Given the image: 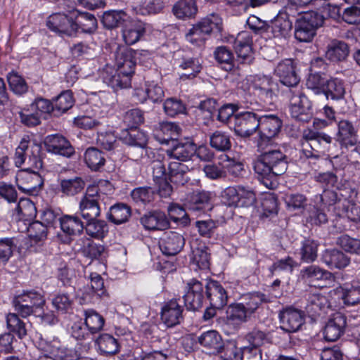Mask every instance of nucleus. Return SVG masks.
<instances>
[{
  "label": "nucleus",
  "instance_id": "2f4dec72",
  "mask_svg": "<svg viewBox=\"0 0 360 360\" xmlns=\"http://www.w3.org/2000/svg\"><path fill=\"white\" fill-rule=\"evenodd\" d=\"M211 195V193L208 191H195L188 196L186 205L193 212L210 210Z\"/></svg>",
  "mask_w": 360,
  "mask_h": 360
},
{
  "label": "nucleus",
  "instance_id": "5701e85b",
  "mask_svg": "<svg viewBox=\"0 0 360 360\" xmlns=\"http://www.w3.org/2000/svg\"><path fill=\"white\" fill-rule=\"evenodd\" d=\"M115 60L116 69L119 70L120 72L130 77L132 76L136 63L131 49L119 48L115 53Z\"/></svg>",
  "mask_w": 360,
  "mask_h": 360
},
{
  "label": "nucleus",
  "instance_id": "e2e57ef3",
  "mask_svg": "<svg viewBox=\"0 0 360 360\" xmlns=\"http://www.w3.org/2000/svg\"><path fill=\"white\" fill-rule=\"evenodd\" d=\"M18 115L20 122L26 127H33L41 123V117L30 106L20 110Z\"/></svg>",
  "mask_w": 360,
  "mask_h": 360
},
{
  "label": "nucleus",
  "instance_id": "052dcab7",
  "mask_svg": "<svg viewBox=\"0 0 360 360\" xmlns=\"http://www.w3.org/2000/svg\"><path fill=\"white\" fill-rule=\"evenodd\" d=\"M96 141L98 145L106 150L116 149L120 142L112 131L98 132Z\"/></svg>",
  "mask_w": 360,
  "mask_h": 360
},
{
  "label": "nucleus",
  "instance_id": "f3484780",
  "mask_svg": "<svg viewBox=\"0 0 360 360\" xmlns=\"http://www.w3.org/2000/svg\"><path fill=\"white\" fill-rule=\"evenodd\" d=\"M44 146L49 153L70 157L75 150L69 141L60 134H51L44 139Z\"/></svg>",
  "mask_w": 360,
  "mask_h": 360
},
{
  "label": "nucleus",
  "instance_id": "7ed1b4c3",
  "mask_svg": "<svg viewBox=\"0 0 360 360\" xmlns=\"http://www.w3.org/2000/svg\"><path fill=\"white\" fill-rule=\"evenodd\" d=\"M105 185L111 186L108 181H102L98 186L87 187L79 205V213L83 219L93 220L100 216L103 206H105L108 200V196L101 190V187Z\"/></svg>",
  "mask_w": 360,
  "mask_h": 360
},
{
  "label": "nucleus",
  "instance_id": "6e6d98bb",
  "mask_svg": "<svg viewBox=\"0 0 360 360\" xmlns=\"http://www.w3.org/2000/svg\"><path fill=\"white\" fill-rule=\"evenodd\" d=\"M18 240L15 238L5 237L0 238V259L8 262L17 248Z\"/></svg>",
  "mask_w": 360,
  "mask_h": 360
},
{
  "label": "nucleus",
  "instance_id": "f257e3e1",
  "mask_svg": "<svg viewBox=\"0 0 360 360\" xmlns=\"http://www.w3.org/2000/svg\"><path fill=\"white\" fill-rule=\"evenodd\" d=\"M287 156L279 150H270L259 155L252 162L257 179L266 188L277 185V177L288 169Z\"/></svg>",
  "mask_w": 360,
  "mask_h": 360
},
{
  "label": "nucleus",
  "instance_id": "4c0bfd02",
  "mask_svg": "<svg viewBox=\"0 0 360 360\" xmlns=\"http://www.w3.org/2000/svg\"><path fill=\"white\" fill-rule=\"evenodd\" d=\"M168 170L169 180L175 184L184 185L189 180L187 175L189 167L185 164L170 160L168 163Z\"/></svg>",
  "mask_w": 360,
  "mask_h": 360
},
{
  "label": "nucleus",
  "instance_id": "bb28decb",
  "mask_svg": "<svg viewBox=\"0 0 360 360\" xmlns=\"http://www.w3.org/2000/svg\"><path fill=\"white\" fill-rule=\"evenodd\" d=\"M150 29V25L141 20H131L122 30V37L127 44L132 45L139 41Z\"/></svg>",
  "mask_w": 360,
  "mask_h": 360
},
{
  "label": "nucleus",
  "instance_id": "6ab92c4d",
  "mask_svg": "<svg viewBox=\"0 0 360 360\" xmlns=\"http://www.w3.org/2000/svg\"><path fill=\"white\" fill-rule=\"evenodd\" d=\"M346 326V316L340 312L333 314L325 326L324 338L330 342L338 340L344 334Z\"/></svg>",
  "mask_w": 360,
  "mask_h": 360
},
{
  "label": "nucleus",
  "instance_id": "cd10ccee",
  "mask_svg": "<svg viewBox=\"0 0 360 360\" xmlns=\"http://www.w3.org/2000/svg\"><path fill=\"white\" fill-rule=\"evenodd\" d=\"M315 17L313 13H306L300 20L295 32V37L300 41H311L315 35Z\"/></svg>",
  "mask_w": 360,
  "mask_h": 360
},
{
  "label": "nucleus",
  "instance_id": "a18cd8bd",
  "mask_svg": "<svg viewBox=\"0 0 360 360\" xmlns=\"http://www.w3.org/2000/svg\"><path fill=\"white\" fill-rule=\"evenodd\" d=\"M127 14L123 10H110L105 11L102 18L105 27L112 29L121 25L127 20Z\"/></svg>",
  "mask_w": 360,
  "mask_h": 360
},
{
  "label": "nucleus",
  "instance_id": "a211bd4d",
  "mask_svg": "<svg viewBox=\"0 0 360 360\" xmlns=\"http://www.w3.org/2000/svg\"><path fill=\"white\" fill-rule=\"evenodd\" d=\"M252 39L248 32H240L234 41V49L241 63L250 64L254 60Z\"/></svg>",
  "mask_w": 360,
  "mask_h": 360
},
{
  "label": "nucleus",
  "instance_id": "c9c22d12",
  "mask_svg": "<svg viewBox=\"0 0 360 360\" xmlns=\"http://www.w3.org/2000/svg\"><path fill=\"white\" fill-rule=\"evenodd\" d=\"M338 141L346 147L353 146L357 141L356 130L352 123L343 120L338 123Z\"/></svg>",
  "mask_w": 360,
  "mask_h": 360
},
{
  "label": "nucleus",
  "instance_id": "bf43d9fd",
  "mask_svg": "<svg viewBox=\"0 0 360 360\" xmlns=\"http://www.w3.org/2000/svg\"><path fill=\"white\" fill-rule=\"evenodd\" d=\"M32 110H34L41 117L43 116L46 117V115L51 113L54 114L53 103L42 97H39L30 105Z\"/></svg>",
  "mask_w": 360,
  "mask_h": 360
},
{
  "label": "nucleus",
  "instance_id": "473e14b6",
  "mask_svg": "<svg viewBox=\"0 0 360 360\" xmlns=\"http://www.w3.org/2000/svg\"><path fill=\"white\" fill-rule=\"evenodd\" d=\"M349 53L348 44L340 40L333 39L327 46L325 57L332 62L345 60Z\"/></svg>",
  "mask_w": 360,
  "mask_h": 360
},
{
  "label": "nucleus",
  "instance_id": "c85d7f7f",
  "mask_svg": "<svg viewBox=\"0 0 360 360\" xmlns=\"http://www.w3.org/2000/svg\"><path fill=\"white\" fill-rule=\"evenodd\" d=\"M195 152V144L188 139L178 142L170 150H167L171 160L182 162L189 160Z\"/></svg>",
  "mask_w": 360,
  "mask_h": 360
},
{
  "label": "nucleus",
  "instance_id": "423d86ee",
  "mask_svg": "<svg viewBox=\"0 0 360 360\" xmlns=\"http://www.w3.org/2000/svg\"><path fill=\"white\" fill-rule=\"evenodd\" d=\"M290 115L295 120L308 122L312 117V103L298 87L287 93Z\"/></svg>",
  "mask_w": 360,
  "mask_h": 360
},
{
  "label": "nucleus",
  "instance_id": "dca6fc26",
  "mask_svg": "<svg viewBox=\"0 0 360 360\" xmlns=\"http://www.w3.org/2000/svg\"><path fill=\"white\" fill-rule=\"evenodd\" d=\"M184 244L185 240L183 236L172 231L164 233L159 241V246L162 252L167 256H174L178 254Z\"/></svg>",
  "mask_w": 360,
  "mask_h": 360
},
{
  "label": "nucleus",
  "instance_id": "ddd939ff",
  "mask_svg": "<svg viewBox=\"0 0 360 360\" xmlns=\"http://www.w3.org/2000/svg\"><path fill=\"white\" fill-rule=\"evenodd\" d=\"M275 75L279 77L284 85L295 89L300 82V77L295 70L292 60L285 59L280 62L274 70Z\"/></svg>",
  "mask_w": 360,
  "mask_h": 360
},
{
  "label": "nucleus",
  "instance_id": "2eb2a0df",
  "mask_svg": "<svg viewBox=\"0 0 360 360\" xmlns=\"http://www.w3.org/2000/svg\"><path fill=\"white\" fill-rule=\"evenodd\" d=\"M184 300L188 310L195 311L201 308L204 300L202 283L196 279L191 280L187 283V291Z\"/></svg>",
  "mask_w": 360,
  "mask_h": 360
},
{
  "label": "nucleus",
  "instance_id": "0eeeda50",
  "mask_svg": "<svg viewBox=\"0 0 360 360\" xmlns=\"http://www.w3.org/2000/svg\"><path fill=\"white\" fill-rule=\"evenodd\" d=\"M45 304L44 296L34 290H23L13 300L15 310L22 317L32 314L36 309Z\"/></svg>",
  "mask_w": 360,
  "mask_h": 360
},
{
  "label": "nucleus",
  "instance_id": "de8ad7c7",
  "mask_svg": "<svg viewBox=\"0 0 360 360\" xmlns=\"http://www.w3.org/2000/svg\"><path fill=\"white\" fill-rule=\"evenodd\" d=\"M86 221L84 229L88 236L96 239H103L107 235L108 226L105 221L97 219Z\"/></svg>",
  "mask_w": 360,
  "mask_h": 360
},
{
  "label": "nucleus",
  "instance_id": "ea45409f",
  "mask_svg": "<svg viewBox=\"0 0 360 360\" xmlns=\"http://www.w3.org/2000/svg\"><path fill=\"white\" fill-rule=\"evenodd\" d=\"M131 216V209L124 203H117L110 207L107 218L115 224L126 222Z\"/></svg>",
  "mask_w": 360,
  "mask_h": 360
},
{
  "label": "nucleus",
  "instance_id": "393cba45",
  "mask_svg": "<svg viewBox=\"0 0 360 360\" xmlns=\"http://www.w3.org/2000/svg\"><path fill=\"white\" fill-rule=\"evenodd\" d=\"M206 295L210 304L214 308L221 309L228 301L226 291L223 286L216 281H209L206 285Z\"/></svg>",
  "mask_w": 360,
  "mask_h": 360
},
{
  "label": "nucleus",
  "instance_id": "8fccbe9b",
  "mask_svg": "<svg viewBox=\"0 0 360 360\" xmlns=\"http://www.w3.org/2000/svg\"><path fill=\"white\" fill-rule=\"evenodd\" d=\"M84 324L92 335L102 330L105 320L101 315L94 309H87L84 311Z\"/></svg>",
  "mask_w": 360,
  "mask_h": 360
},
{
  "label": "nucleus",
  "instance_id": "6e6552de",
  "mask_svg": "<svg viewBox=\"0 0 360 360\" xmlns=\"http://www.w3.org/2000/svg\"><path fill=\"white\" fill-rule=\"evenodd\" d=\"M40 146L31 143L27 139L23 138L15 150L14 161L17 167L27 163L30 167L41 169L43 162L39 156Z\"/></svg>",
  "mask_w": 360,
  "mask_h": 360
},
{
  "label": "nucleus",
  "instance_id": "0e129e2a",
  "mask_svg": "<svg viewBox=\"0 0 360 360\" xmlns=\"http://www.w3.org/2000/svg\"><path fill=\"white\" fill-rule=\"evenodd\" d=\"M15 210L18 213L26 219L31 220L37 215V208L32 201L28 198H21Z\"/></svg>",
  "mask_w": 360,
  "mask_h": 360
},
{
  "label": "nucleus",
  "instance_id": "a878e982",
  "mask_svg": "<svg viewBox=\"0 0 360 360\" xmlns=\"http://www.w3.org/2000/svg\"><path fill=\"white\" fill-rule=\"evenodd\" d=\"M103 82L112 89L127 88L131 85V77L120 72V70L106 66L102 72Z\"/></svg>",
  "mask_w": 360,
  "mask_h": 360
},
{
  "label": "nucleus",
  "instance_id": "13d9d810",
  "mask_svg": "<svg viewBox=\"0 0 360 360\" xmlns=\"http://www.w3.org/2000/svg\"><path fill=\"white\" fill-rule=\"evenodd\" d=\"M131 197L135 202L146 205L154 200L155 192L151 187H139L131 191Z\"/></svg>",
  "mask_w": 360,
  "mask_h": 360
},
{
  "label": "nucleus",
  "instance_id": "f8f14e48",
  "mask_svg": "<svg viewBox=\"0 0 360 360\" xmlns=\"http://www.w3.org/2000/svg\"><path fill=\"white\" fill-rule=\"evenodd\" d=\"M47 27L52 31L61 34L72 36L75 34L72 10L68 13H58L50 15L46 22Z\"/></svg>",
  "mask_w": 360,
  "mask_h": 360
},
{
  "label": "nucleus",
  "instance_id": "09e8293b",
  "mask_svg": "<svg viewBox=\"0 0 360 360\" xmlns=\"http://www.w3.org/2000/svg\"><path fill=\"white\" fill-rule=\"evenodd\" d=\"M174 15L179 19L194 16L198 8L193 0L181 1L176 4L172 8Z\"/></svg>",
  "mask_w": 360,
  "mask_h": 360
},
{
  "label": "nucleus",
  "instance_id": "7c9ffc66",
  "mask_svg": "<svg viewBox=\"0 0 360 360\" xmlns=\"http://www.w3.org/2000/svg\"><path fill=\"white\" fill-rule=\"evenodd\" d=\"M141 224L148 230H165L169 226V222L162 212L155 210L143 215L140 219Z\"/></svg>",
  "mask_w": 360,
  "mask_h": 360
},
{
  "label": "nucleus",
  "instance_id": "3c124183",
  "mask_svg": "<svg viewBox=\"0 0 360 360\" xmlns=\"http://www.w3.org/2000/svg\"><path fill=\"white\" fill-rule=\"evenodd\" d=\"M60 191L67 195H74L80 193L85 186L84 181L76 176L72 179H64L60 181Z\"/></svg>",
  "mask_w": 360,
  "mask_h": 360
},
{
  "label": "nucleus",
  "instance_id": "680f3d73",
  "mask_svg": "<svg viewBox=\"0 0 360 360\" xmlns=\"http://www.w3.org/2000/svg\"><path fill=\"white\" fill-rule=\"evenodd\" d=\"M218 221L213 219L199 220L195 221V226L198 229L199 234L204 238H212L218 228Z\"/></svg>",
  "mask_w": 360,
  "mask_h": 360
},
{
  "label": "nucleus",
  "instance_id": "e433bc0d",
  "mask_svg": "<svg viewBox=\"0 0 360 360\" xmlns=\"http://www.w3.org/2000/svg\"><path fill=\"white\" fill-rule=\"evenodd\" d=\"M82 244L79 250L82 255L93 260H103L105 257V249L103 245L97 244L89 238H81L78 240V245Z\"/></svg>",
  "mask_w": 360,
  "mask_h": 360
},
{
  "label": "nucleus",
  "instance_id": "412c9836",
  "mask_svg": "<svg viewBox=\"0 0 360 360\" xmlns=\"http://www.w3.org/2000/svg\"><path fill=\"white\" fill-rule=\"evenodd\" d=\"M281 328L288 333L298 330L304 323L301 311L292 307H288L279 314Z\"/></svg>",
  "mask_w": 360,
  "mask_h": 360
},
{
  "label": "nucleus",
  "instance_id": "49530a36",
  "mask_svg": "<svg viewBox=\"0 0 360 360\" xmlns=\"http://www.w3.org/2000/svg\"><path fill=\"white\" fill-rule=\"evenodd\" d=\"M84 161L91 170L98 171L105 162L103 153L96 148H89L84 153Z\"/></svg>",
  "mask_w": 360,
  "mask_h": 360
},
{
  "label": "nucleus",
  "instance_id": "338daca9",
  "mask_svg": "<svg viewBox=\"0 0 360 360\" xmlns=\"http://www.w3.org/2000/svg\"><path fill=\"white\" fill-rule=\"evenodd\" d=\"M163 108L165 112L170 117L184 114L186 112V107L182 101L174 98H167L164 103Z\"/></svg>",
  "mask_w": 360,
  "mask_h": 360
},
{
  "label": "nucleus",
  "instance_id": "79ce46f5",
  "mask_svg": "<svg viewBox=\"0 0 360 360\" xmlns=\"http://www.w3.org/2000/svg\"><path fill=\"white\" fill-rule=\"evenodd\" d=\"M74 103L72 92L70 90L63 91L54 99V115L59 116L65 112L72 107Z\"/></svg>",
  "mask_w": 360,
  "mask_h": 360
},
{
  "label": "nucleus",
  "instance_id": "5fc2aeb1",
  "mask_svg": "<svg viewBox=\"0 0 360 360\" xmlns=\"http://www.w3.org/2000/svg\"><path fill=\"white\" fill-rule=\"evenodd\" d=\"M345 305L354 306L360 302V285H352L349 288L337 289Z\"/></svg>",
  "mask_w": 360,
  "mask_h": 360
},
{
  "label": "nucleus",
  "instance_id": "20e7f679",
  "mask_svg": "<svg viewBox=\"0 0 360 360\" xmlns=\"http://www.w3.org/2000/svg\"><path fill=\"white\" fill-rule=\"evenodd\" d=\"M313 0H283L282 8L272 21L271 32L274 37L285 38L292 27L290 17L300 13V9Z\"/></svg>",
  "mask_w": 360,
  "mask_h": 360
},
{
  "label": "nucleus",
  "instance_id": "9d476101",
  "mask_svg": "<svg viewBox=\"0 0 360 360\" xmlns=\"http://www.w3.org/2000/svg\"><path fill=\"white\" fill-rule=\"evenodd\" d=\"M15 181L19 190L32 195H38L44 184V179L39 172L30 168L19 170Z\"/></svg>",
  "mask_w": 360,
  "mask_h": 360
},
{
  "label": "nucleus",
  "instance_id": "864d4df0",
  "mask_svg": "<svg viewBox=\"0 0 360 360\" xmlns=\"http://www.w3.org/2000/svg\"><path fill=\"white\" fill-rule=\"evenodd\" d=\"M122 139L126 144L138 146L141 148H144L148 143L146 134L136 128H131Z\"/></svg>",
  "mask_w": 360,
  "mask_h": 360
},
{
  "label": "nucleus",
  "instance_id": "58836bf2",
  "mask_svg": "<svg viewBox=\"0 0 360 360\" xmlns=\"http://www.w3.org/2000/svg\"><path fill=\"white\" fill-rule=\"evenodd\" d=\"M210 146L217 151L226 152L231 149V136L226 132L215 131L209 135Z\"/></svg>",
  "mask_w": 360,
  "mask_h": 360
},
{
  "label": "nucleus",
  "instance_id": "9b49d317",
  "mask_svg": "<svg viewBox=\"0 0 360 360\" xmlns=\"http://www.w3.org/2000/svg\"><path fill=\"white\" fill-rule=\"evenodd\" d=\"M345 93L343 83L337 79H330L325 73L316 72V94H322L327 99L339 100Z\"/></svg>",
  "mask_w": 360,
  "mask_h": 360
},
{
  "label": "nucleus",
  "instance_id": "aec40b11",
  "mask_svg": "<svg viewBox=\"0 0 360 360\" xmlns=\"http://www.w3.org/2000/svg\"><path fill=\"white\" fill-rule=\"evenodd\" d=\"M183 307L176 300H171L164 304L161 309V320L167 327H174L184 319Z\"/></svg>",
  "mask_w": 360,
  "mask_h": 360
},
{
  "label": "nucleus",
  "instance_id": "b1692460",
  "mask_svg": "<svg viewBox=\"0 0 360 360\" xmlns=\"http://www.w3.org/2000/svg\"><path fill=\"white\" fill-rule=\"evenodd\" d=\"M225 355L229 360H262L261 351L257 347H238L234 344L228 345Z\"/></svg>",
  "mask_w": 360,
  "mask_h": 360
},
{
  "label": "nucleus",
  "instance_id": "1a4fd4ad",
  "mask_svg": "<svg viewBox=\"0 0 360 360\" xmlns=\"http://www.w3.org/2000/svg\"><path fill=\"white\" fill-rule=\"evenodd\" d=\"M259 115L246 111L235 115L231 122V129L236 134L242 137H248L253 134L259 127Z\"/></svg>",
  "mask_w": 360,
  "mask_h": 360
},
{
  "label": "nucleus",
  "instance_id": "69168bd1",
  "mask_svg": "<svg viewBox=\"0 0 360 360\" xmlns=\"http://www.w3.org/2000/svg\"><path fill=\"white\" fill-rule=\"evenodd\" d=\"M8 82L11 90L15 94L22 95L27 91V84L25 79L17 73H10Z\"/></svg>",
  "mask_w": 360,
  "mask_h": 360
},
{
  "label": "nucleus",
  "instance_id": "4be33fe9",
  "mask_svg": "<svg viewBox=\"0 0 360 360\" xmlns=\"http://www.w3.org/2000/svg\"><path fill=\"white\" fill-rule=\"evenodd\" d=\"M259 130L262 138L270 139L275 137L282 127V120L275 114L259 115Z\"/></svg>",
  "mask_w": 360,
  "mask_h": 360
},
{
  "label": "nucleus",
  "instance_id": "603ef678",
  "mask_svg": "<svg viewBox=\"0 0 360 360\" xmlns=\"http://www.w3.org/2000/svg\"><path fill=\"white\" fill-rule=\"evenodd\" d=\"M96 343L101 352L106 354H115L119 351L117 340L112 335L105 333L101 335L96 340Z\"/></svg>",
  "mask_w": 360,
  "mask_h": 360
},
{
  "label": "nucleus",
  "instance_id": "a19ab883",
  "mask_svg": "<svg viewBox=\"0 0 360 360\" xmlns=\"http://www.w3.org/2000/svg\"><path fill=\"white\" fill-rule=\"evenodd\" d=\"M214 56L221 68L226 71H231L234 68V56L231 50L225 46L216 48Z\"/></svg>",
  "mask_w": 360,
  "mask_h": 360
},
{
  "label": "nucleus",
  "instance_id": "f704fd0d",
  "mask_svg": "<svg viewBox=\"0 0 360 360\" xmlns=\"http://www.w3.org/2000/svg\"><path fill=\"white\" fill-rule=\"evenodd\" d=\"M321 260L331 269H344L350 263V258L337 249L326 250L322 254Z\"/></svg>",
  "mask_w": 360,
  "mask_h": 360
},
{
  "label": "nucleus",
  "instance_id": "39448f33",
  "mask_svg": "<svg viewBox=\"0 0 360 360\" xmlns=\"http://www.w3.org/2000/svg\"><path fill=\"white\" fill-rule=\"evenodd\" d=\"M221 18L212 13L194 25L186 34V39L191 44L201 46L214 29L221 30Z\"/></svg>",
  "mask_w": 360,
  "mask_h": 360
},
{
  "label": "nucleus",
  "instance_id": "c756f323",
  "mask_svg": "<svg viewBox=\"0 0 360 360\" xmlns=\"http://www.w3.org/2000/svg\"><path fill=\"white\" fill-rule=\"evenodd\" d=\"M73 22L75 25V33L81 30L84 33H93L97 29V20L95 16L87 12H82L72 9Z\"/></svg>",
  "mask_w": 360,
  "mask_h": 360
},
{
  "label": "nucleus",
  "instance_id": "f03ea898",
  "mask_svg": "<svg viewBox=\"0 0 360 360\" xmlns=\"http://www.w3.org/2000/svg\"><path fill=\"white\" fill-rule=\"evenodd\" d=\"M271 302V298L259 292L241 296L238 302L230 304L226 309L228 321L239 324L251 319L262 303Z\"/></svg>",
  "mask_w": 360,
  "mask_h": 360
},
{
  "label": "nucleus",
  "instance_id": "c03bdc74",
  "mask_svg": "<svg viewBox=\"0 0 360 360\" xmlns=\"http://www.w3.org/2000/svg\"><path fill=\"white\" fill-rule=\"evenodd\" d=\"M179 67L182 70L180 75L181 79H191L195 77L201 70V65L197 58H183L179 62Z\"/></svg>",
  "mask_w": 360,
  "mask_h": 360
},
{
  "label": "nucleus",
  "instance_id": "4468645a",
  "mask_svg": "<svg viewBox=\"0 0 360 360\" xmlns=\"http://www.w3.org/2000/svg\"><path fill=\"white\" fill-rule=\"evenodd\" d=\"M60 227L65 234L61 240L64 243H69L72 237L82 233L84 225L80 218L77 215L65 214L58 218Z\"/></svg>",
  "mask_w": 360,
  "mask_h": 360
},
{
  "label": "nucleus",
  "instance_id": "774afa93",
  "mask_svg": "<svg viewBox=\"0 0 360 360\" xmlns=\"http://www.w3.org/2000/svg\"><path fill=\"white\" fill-rule=\"evenodd\" d=\"M337 244L346 252L355 254L360 253V240L352 238L347 235L340 236L337 240Z\"/></svg>",
  "mask_w": 360,
  "mask_h": 360
},
{
  "label": "nucleus",
  "instance_id": "4d7b16f0",
  "mask_svg": "<svg viewBox=\"0 0 360 360\" xmlns=\"http://www.w3.org/2000/svg\"><path fill=\"white\" fill-rule=\"evenodd\" d=\"M7 328L12 332L16 333L20 338L27 335L25 323L21 321L18 316L14 313H9L6 316Z\"/></svg>",
  "mask_w": 360,
  "mask_h": 360
},
{
  "label": "nucleus",
  "instance_id": "37998d69",
  "mask_svg": "<svg viewBox=\"0 0 360 360\" xmlns=\"http://www.w3.org/2000/svg\"><path fill=\"white\" fill-rule=\"evenodd\" d=\"M163 6V2L161 0H146L134 2L132 8L136 14L145 15L158 13Z\"/></svg>",
  "mask_w": 360,
  "mask_h": 360
},
{
  "label": "nucleus",
  "instance_id": "72a5a7b5",
  "mask_svg": "<svg viewBox=\"0 0 360 360\" xmlns=\"http://www.w3.org/2000/svg\"><path fill=\"white\" fill-rule=\"evenodd\" d=\"M198 340L210 354L219 353L224 347L222 338L216 330H208L202 333Z\"/></svg>",
  "mask_w": 360,
  "mask_h": 360
}]
</instances>
